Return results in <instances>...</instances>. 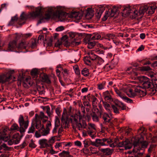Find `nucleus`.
Instances as JSON below:
<instances>
[{
    "mask_svg": "<svg viewBox=\"0 0 157 157\" xmlns=\"http://www.w3.org/2000/svg\"><path fill=\"white\" fill-rule=\"evenodd\" d=\"M61 110H60V108L57 107L56 109V113L57 114V115L59 116H60L61 115Z\"/></svg>",
    "mask_w": 157,
    "mask_h": 157,
    "instance_id": "0e129e2a",
    "label": "nucleus"
},
{
    "mask_svg": "<svg viewBox=\"0 0 157 157\" xmlns=\"http://www.w3.org/2000/svg\"><path fill=\"white\" fill-rule=\"evenodd\" d=\"M41 78L42 81L45 82L48 84L51 83L50 81L48 76L46 75H43L41 76Z\"/></svg>",
    "mask_w": 157,
    "mask_h": 157,
    "instance_id": "473e14b6",
    "label": "nucleus"
},
{
    "mask_svg": "<svg viewBox=\"0 0 157 157\" xmlns=\"http://www.w3.org/2000/svg\"><path fill=\"white\" fill-rule=\"evenodd\" d=\"M11 75H4L0 76V82L4 83L10 80Z\"/></svg>",
    "mask_w": 157,
    "mask_h": 157,
    "instance_id": "6ab92c4d",
    "label": "nucleus"
},
{
    "mask_svg": "<svg viewBox=\"0 0 157 157\" xmlns=\"http://www.w3.org/2000/svg\"><path fill=\"white\" fill-rule=\"evenodd\" d=\"M114 89L115 91L118 95L125 101L129 103H132V99L128 98L125 96L117 88H114Z\"/></svg>",
    "mask_w": 157,
    "mask_h": 157,
    "instance_id": "4468645a",
    "label": "nucleus"
},
{
    "mask_svg": "<svg viewBox=\"0 0 157 157\" xmlns=\"http://www.w3.org/2000/svg\"><path fill=\"white\" fill-rule=\"evenodd\" d=\"M115 104L117 107H119L122 110L125 109H126V106L122 102H119L117 103H116Z\"/></svg>",
    "mask_w": 157,
    "mask_h": 157,
    "instance_id": "ea45409f",
    "label": "nucleus"
},
{
    "mask_svg": "<svg viewBox=\"0 0 157 157\" xmlns=\"http://www.w3.org/2000/svg\"><path fill=\"white\" fill-rule=\"evenodd\" d=\"M116 146L119 147H124L125 150L130 149L132 147V144L128 139L120 142H119L118 140H116L113 143L110 144V146L112 147Z\"/></svg>",
    "mask_w": 157,
    "mask_h": 157,
    "instance_id": "20e7f679",
    "label": "nucleus"
},
{
    "mask_svg": "<svg viewBox=\"0 0 157 157\" xmlns=\"http://www.w3.org/2000/svg\"><path fill=\"white\" fill-rule=\"evenodd\" d=\"M85 63L87 65H90L92 64V61L88 56L85 57L84 58Z\"/></svg>",
    "mask_w": 157,
    "mask_h": 157,
    "instance_id": "4c0bfd02",
    "label": "nucleus"
},
{
    "mask_svg": "<svg viewBox=\"0 0 157 157\" xmlns=\"http://www.w3.org/2000/svg\"><path fill=\"white\" fill-rule=\"evenodd\" d=\"M17 48L16 41V40H13L10 42L6 51H14Z\"/></svg>",
    "mask_w": 157,
    "mask_h": 157,
    "instance_id": "f3484780",
    "label": "nucleus"
},
{
    "mask_svg": "<svg viewBox=\"0 0 157 157\" xmlns=\"http://www.w3.org/2000/svg\"><path fill=\"white\" fill-rule=\"evenodd\" d=\"M142 87L137 85L135 87L134 91L129 87H124L121 90L129 97L133 98L137 96L140 97L145 96L146 94V90L145 89L142 90Z\"/></svg>",
    "mask_w": 157,
    "mask_h": 157,
    "instance_id": "f257e3e1",
    "label": "nucleus"
},
{
    "mask_svg": "<svg viewBox=\"0 0 157 157\" xmlns=\"http://www.w3.org/2000/svg\"><path fill=\"white\" fill-rule=\"evenodd\" d=\"M156 8V6H151L149 7L147 6V13L149 14H153Z\"/></svg>",
    "mask_w": 157,
    "mask_h": 157,
    "instance_id": "bb28decb",
    "label": "nucleus"
},
{
    "mask_svg": "<svg viewBox=\"0 0 157 157\" xmlns=\"http://www.w3.org/2000/svg\"><path fill=\"white\" fill-rule=\"evenodd\" d=\"M52 15L54 17L58 18L61 21H64L66 20V17L67 16V13L65 12L60 10L54 12L52 9H49L45 13L44 17L42 19H41L38 23H40L42 21V20L44 19H49Z\"/></svg>",
    "mask_w": 157,
    "mask_h": 157,
    "instance_id": "f03ea898",
    "label": "nucleus"
},
{
    "mask_svg": "<svg viewBox=\"0 0 157 157\" xmlns=\"http://www.w3.org/2000/svg\"><path fill=\"white\" fill-rule=\"evenodd\" d=\"M143 87L145 89H149V90L151 92V91H153V88L154 85L153 83H152L150 82V79L149 81H147L146 82L143 83Z\"/></svg>",
    "mask_w": 157,
    "mask_h": 157,
    "instance_id": "a211bd4d",
    "label": "nucleus"
},
{
    "mask_svg": "<svg viewBox=\"0 0 157 157\" xmlns=\"http://www.w3.org/2000/svg\"><path fill=\"white\" fill-rule=\"evenodd\" d=\"M50 108L49 106H48L46 108V113L49 116H50L52 114V113L50 112Z\"/></svg>",
    "mask_w": 157,
    "mask_h": 157,
    "instance_id": "338daca9",
    "label": "nucleus"
},
{
    "mask_svg": "<svg viewBox=\"0 0 157 157\" xmlns=\"http://www.w3.org/2000/svg\"><path fill=\"white\" fill-rule=\"evenodd\" d=\"M93 120L95 122H98L99 121L98 116L95 113L93 114L92 116Z\"/></svg>",
    "mask_w": 157,
    "mask_h": 157,
    "instance_id": "09e8293b",
    "label": "nucleus"
},
{
    "mask_svg": "<svg viewBox=\"0 0 157 157\" xmlns=\"http://www.w3.org/2000/svg\"><path fill=\"white\" fill-rule=\"evenodd\" d=\"M98 47H99L100 48H101L104 49V50H106L107 49H110L112 48V46L111 45H110L109 47H104L103 46V45H102V44H98Z\"/></svg>",
    "mask_w": 157,
    "mask_h": 157,
    "instance_id": "13d9d810",
    "label": "nucleus"
},
{
    "mask_svg": "<svg viewBox=\"0 0 157 157\" xmlns=\"http://www.w3.org/2000/svg\"><path fill=\"white\" fill-rule=\"evenodd\" d=\"M86 16H89V18H91L94 16V11L90 8H88L87 10Z\"/></svg>",
    "mask_w": 157,
    "mask_h": 157,
    "instance_id": "c9c22d12",
    "label": "nucleus"
},
{
    "mask_svg": "<svg viewBox=\"0 0 157 157\" xmlns=\"http://www.w3.org/2000/svg\"><path fill=\"white\" fill-rule=\"evenodd\" d=\"M115 36L113 34H108L106 35L105 39L108 40H110L111 39L114 38Z\"/></svg>",
    "mask_w": 157,
    "mask_h": 157,
    "instance_id": "37998d69",
    "label": "nucleus"
},
{
    "mask_svg": "<svg viewBox=\"0 0 157 157\" xmlns=\"http://www.w3.org/2000/svg\"><path fill=\"white\" fill-rule=\"evenodd\" d=\"M35 131V126L32 123L31 126L29 128L28 131V133L29 134L33 133Z\"/></svg>",
    "mask_w": 157,
    "mask_h": 157,
    "instance_id": "79ce46f5",
    "label": "nucleus"
},
{
    "mask_svg": "<svg viewBox=\"0 0 157 157\" xmlns=\"http://www.w3.org/2000/svg\"><path fill=\"white\" fill-rule=\"evenodd\" d=\"M69 121L74 129L77 128L79 130H81L82 128H86L87 126L85 121L82 119L80 120L77 114L71 115L69 118Z\"/></svg>",
    "mask_w": 157,
    "mask_h": 157,
    "instance_id": "7ed1b4c3",
    "label": "nucleus"
},
{
    "mask_svg": "<svg viewBox=\"0 0 157 157\" xmlns=\"http://www.w3.org/2000/svg\"><path fill=\"white\" fill-rule=\"evenodd\" d=\"M38 119L40 120L43 118H46L47 119L48 117L47 116H45L44 113L42 112H41L40 113L39 116L38 115Z\"/></svg>",
    "mask_w": 157,
    "mask_h": 157,
    "instance_id": "864d4df0",
    "label": "nucleus"
},
{
    "mask_svg": "<svg viewBox=\"0 0 157 157\" xmlns=\"http://www.w3.org/2000/svg\"><path fill=\"white\" fill-rule=\"evenodd\" d=\"M147 11V6H142L140 7L139 9V13L142 15Z\"/></svg>",
    "mask_w": 157,
    "mask_h": 157,
    "instance_id": "c85d7f7f",
    "label": "nucleus"
},
{
    "mask_svg": "<svg viewBox=\"0 0 157 157\" xmlns=\"http://www.w3.org/2000/svg\"><path fill=\"white\" fill-rule=\"evenodd\" d=\"M29 147L33 148L35 147L36 146L33 141H31V142L29 144Z\"/></svg>",
    "mask_w": 157,
    "mask_h": 157,
    "instance_id": "774afa93",
    "label": "nucleus"
},
{
    "mask_svg": "<svg viewBox=\"0 0 157 157\" xmlns=\"http://www.w3.org/2000/svg\"><path fill=\"white\" fill-rule=\"evenodd\" d=\"M21 138L18 133L14 135L11 140H9L8 142V144L11 145L13 144H16L20 142Z\"/></svg>",
    "mask_w": 157,
    "mask_h": 157,
    "instance_id": "9b49d317",
    "label": "nucleus"
},
{
    "mask_svg": "<svg viewBox=\"0 0 157 157\" xmlns=\"http://www.w3.org/2000/svg\"><path fill=\"white\" fill-rule=\"evenodd\" d=\"M118 8L116 6H113V9L111 11V13L109 15V12L108 11H106L105 12V15L102 18V20L103 21H106L108 17L110 15L111 17H113L114 16L115 14L117 12Z\"/></svg>",
    "mask_w": 157,
    "mask_h": 157,
    "instance_id": "f8f14e48",
    "label": "nucleus"
},
{
    "mask_svg": "<svg viewBox=\"0 0 157 157\" xmlns=\"http://www.w3.org/2000/svg\"><path fill=\"white\" fill-rule=\"evenodd\" d=\"M39 132L40 133L42 136H46L48 135L49 133L48 130H46L44 128H44H42L39 130Z\"/></svg>",
    "mask_w": 157,
    "mask_h": 157,
    "instance_id": "a878e982",
    "label": "nucleus"
},
{
    "mask_svg": "<svg viewBox=\"0 0 157 157\" xmlns=\"http://www.w3.org/2000/svg\"><path fill=\"white\" fill-rule=\"evenodd\" d=\"M55 118V126L58 127L60 124V121L58 117L56 116Z\"/></svg>",
    "mask_w": 157,
    "mask_h": 157,
    "instance_id": "49530a36",
    "label": "nucleus"
},
{
    "mask_svg": "<svg viewBox=\"0 0 157 157\" xmlns=\"http://www.w3.org/2000/svg\"><path fill=\"white\" fill-rule=\"evenodd\" d=\"M105 82L104 81L98 84V88L100 90L104 89L105 88Z\"/></svg>",
    "mask_w": 157,
    "mask_h": 157,
    "instance_id": "e433bc0d",
    "label": "nucleus"
},
{
    "mask_svg": "<svg viewBox=\"0 0 157 157\" xmlns=\"http://www.w3.org/2000/svg\"><path fill=\"white\" fill-rule=\"evenodd\" d=\"M103 102L104 107L105 109L109 113H110L111 112L112 107H111L110 105L107 102L103 101Z\"/></svg>",
    "mask_w": 157,
    "mask_h": 157,
    "instance_id": "c756f323",
    "label": "nucleus"
},
{
    "mask_svg": "<svg viewBox=\"0 0 157 157\" xmlns=\"http://www.w3.org/2000/svg\"><path fill=\"white\" fill-rule=\"evenodd\" d=\"M75 144L76 146L80 147H81L82 146V143L81 142L78 140L75 142Z\"/></svg>",
    "mask_w": 157,
    "mask_h": 157,
    "instance_id": "69168bd1",
    "label": "nucleus"
},
{
    "mask_svg": "<svg viewBox=\"0 0 157 157\" xmlns=\"http://www.w3.org/2000/svg\"><path fill=\"white\" fill-rule=\"evenodd\" d=\"M59 155L61 157H70L68 151H63L61 153L59 154Z\"/></svg>",
    "mask_w": 157,
    "mask_h": 157,
    "instance_id": "72a5a7b5",
    "label": "nucleus"
},
{
    "mask_svg": "<svg viewBox=\"0 0 157 157\" xmlns=\"http://www.w3.org/2000/svg\"><path fill=\"white\" fill-rule=\"evenodd\" d=\"M88 129L90 130L92 129L94 130L95 129V126L94 124L92 123H89L88 124Z\"/></svg>",
    "mask_w": 157,
    "mask_h": 157,
    "instance_id": "4d7b16f0",
    "label": "nucleus"
},
{
    "mask_svg": "<svg viewBox=\"0 0 157 157\" xmlns=\"http://www.w3.org/2000/svg\"><path fill=\"white\" fill-rule=\"evenodd\" d=\"M100 115L103 119V123L101 124L102 128H108L107 127L104 126V125H108L110 128L113 127V123L111 121V118L108 113L103 112H100Z\"/></svg>",
    "mask_w": 157,
    "mask_h": 157,
    "instance_id": "39448f33",
    "label": "nucleus"
},
{
    "mask_svg": "<svg viewBox=\"0 0 157 157\" xmlns=\"http://www.w3.org/2000/svg\"><path fill=\"white\" fill-rule=\"evenodd\" d=\"M91 37V35H88L86 37V40L87 41V47L89 49L92 48L96 44V42L95 41H91V40L90 39Z\"/></svg>",
    "mask_w": 157,
    "mask_h": 157,
    "instance_id": "aec40b11",
    "label": "nucleus"
},
{
    "mask_svg": "<svg viewBox=\"0 0 157 157\" xmlns=\"http://www.w3.org/2000/svg\"><path fill=\"white\" fill-rule=\"evenodd\" d=\"M43 123L46 122V129L48 130L50 132V130L52 127L51 122L49 121H47V119L43 121Z\"/></svg>",
    "mask_w": 157,
    "mask_h": 157,
    "instance_id": "f704fd0d",
    "label": "nucleus"
},
{
    "mask_svg": "<svg viewBox=\"0 0 157 157\" xmlns=\"http://www.w3.org/2000/svg\"><path fill=\"white\" fill-rule=\"evenodd\" d=\"M87 56L91 61L96 60L98 57L96 55L94 54L92 52H89L88 53Z\"/></svg>",
    "mask_w": 157,
    "mask_h": 157,
    "instance_id": "cd10ccee",
    "label": "nucleus"
},
{
    "mask_svg": "<svg viewBox=\"0 0 157 157\" xmlns=\"http://www.w3.org/2000/svg\"><path fill=\"white\" fill-rule=\"evenodd\" d=\"M80 43V41L79 40H77L75 39H74L73 40H72L71 42V44L73 45H78Z\"/></svg>",
    "mask_w": 157,
    "mask_h": 157,
    "instance_id": "de8ad7c7",
    "label": "nucleus"
},
{
    "mask_svg": "<svg viewBox=\"0 0 157 157\" xmlns=\"http://www.w3.org/2000/svg\"><path fill=\"white\" fill-rule=\"evenodd\" d=\"M41 13V9L37 8L35 11H33L29 14H27L24 12H22L20 15V19L21 20H25L28 18L34 19L40 15Z\"/></svg>",
    "mask_w": 157,
    "mask_h": 157,
    "instance_id": "423d86ee",
    "label": "nucleus"
},
{
    "mask_svg": "<svg viewBox=\"0 0 157 157\" xmlns=\"http://www.w3.org/2000/svg\"><path fill=\"white\" fill-rule=\"evenodd\" d=\"M37 41L36 40L33 39L32 40L31 43V47L33 48L35 47L36 45Z\"/></svg>",
    "mask_w": 157,
    "mask_h": 157,
    "instance_id": "680f3d73",
    "label": "nucleus"
},
{
    "mask_svg": "<svg viewBox=\"0 0 157 157\" xmlns=\"http://www.w3.org/2000/svg\"><path fill=\"white\" fill-rule=\"evenodd\" d=\"M26 44L24 42H21L18 46L17 48L18 49H25L26 48Z\"/></svg>",
    "mask_w": 157,
    "mask_h": 157,
    "instance_id": "a18cd8bd",
    "label": "nucleus"
},
{
    "mask_svg": "<svg viewBox=\"0 0 157 157\" xmlns=\"http://www.w3.org/2000/svg\"><path fill=\"white\" fill-rule=\"evenodd\" d=\"M100 151L106 155H108L111 154L113 151L112 150L109 148H101L100 149Z\"/></svg>",
    "mask_w": 157,
    "mask_h": 157,
    "instance_id": "393cba45",
    "label": "nucleus"
},
{
    "mask_svg": "<svg viewBox=\"0 0 157 157\" xmlns=\"http://www.w3.org/2000/svg\"><path fill=\"white\" fill-rule=\"evenodd\" d=\"M105 10V7L101 5L100 6V7L98 8L97 10L96 13V17L98 19L100 18L102 13Z\"/></svg>",
    "mask_w": 157,
    "mask_h": 157,
    "instance_id": "412c9836",
    "label": "nucleus"
},
{
    "mask_svg": "<svg viewBox=\"0 0 157 157\" xmlns=\"http://www.w3.org/2000/svg\"><path fill=\"white\" fill-rule=\"evenodd\" d=\"M6 131L5 130H4L2 131H0V137L4 138H8V137L7 136H6Z\"/></svg>",
    "mask_w": 157,
    "mask_h": 157,
    "instance_id": "603ef678",
    "label": "nucleus"
},
{
    "mask_svg": "<svg viewBox=\"0 0 157 157\" xmlns=\"http://www.w3.org/2000/svg\"><path fill=\"white\" fill-rule=\"evenodd\" d=\"M112 108L113 109L114 113H119V110L118 109L117 107L115 105H112Z\"/></svg>",
    "mask_w": 157,
    "mask_h": 157,
    "instance_id": "bf43d9fd",
    "label": "nucleus"
},
{
    "mask_svg": "<svg viewBox=\"0 0 157 157\" xmlns=\"http://www.w3.org/2000/svg\"><path fill=\"white\" fill-rule=\"evenodd\" d=\"M147 145L148 143L146 141L140 142L139 140H138L137 141L133 143L134 149H136L137 150H140L141 149L140 146H141L142 148H146Z\"/></svg>",
    "mask_w": 157,
    "mask_h": 157,
    "instance_id": "ddd939ff",
    "label": "nucleus"
},
{
    "mask_svg": "<svg viewBox=\"0 0 157 157\" xmlns=\"http://www.w3.org/2000/svg\"><path fill=\"white\" fill-rule=\"evenodd\" d=\"M97 147L99 146H103L110 144L112 143L113 141L108 138H104L102 139H96Z\"/></svg>",
    "mask_w": 157,
    "mask_h": 157,
    "instance_id": "6e6552de",
    "label": "nucleus"
},
{
    "mask_svg": "<svg viewBox=\"0 0 157 157\" xmlns=\"http://www.w3.org/2000/svg\"><path fill=\"white\" fill-rule=\"evenodd\" d=\"M152 78V82L153 83L154 87L153 88V91H151V93L154 94L155 91H157V78L155 77H151Z\"/></svg>",
    "mask_w": 157,
    "mask_h": 157,
    "instance_id": "4be33fe9",
    "label": "nucleus"
},
{
    "mask_svg": "<svg viewBox=\"0 0 157 157\" xmlns=\"http://www.w3.org/2000/svg\"><path fill=\"white\" fill-rule=\"evenodd\" d=\"M19 127L17 124L16 123H14L10 127L11 131H14L17 130L19 129Z\"/></svg>",
    "mask_w": 157,
    "mask_h": 157,
    "instance_id": "c03bdc74",
    "label": "nucleus"
},
{
    "mask_svg": "<svg viewBox=\"0 0 157 157\" xmlns=\"http://www.w3.org/2000/svg\"><path fill=\"white\" fill-rule=\"evenodd\" d=\"M38 70L37 69L35 68L33 69L31 71V74L34 76H36L38 73Z\"/></svg>",
    "mask_w": 157,
    "mask_h": 157,
    "instance_id": "8fccbe9b",
    "label": "nucleus"
},
{
    "mask_svg": "<svg viewBox=\"0 0 157 157\" xmlns=\"http://www.w3.org/2000/svg\"><path fill=\"white\" fill-rule=\"evenodd\" d=\"M96 62L97 65H100L104 63V61L101 57L98 56L96 60Z\"/></svg>",
    "mask_w": 157,
    "mask_h": 157,
    "instance_id": "58836bf2",
    "label": "nucleus"
},
{
    "mask_svg": "<svg viewBox=\"0 0 157 157\" xmlns=\"http://www.w3.org/2000/svg\"><path fill=\"white\" fill-rule=\"evenodd\" d=\"M133 70V69L132 68V67H129L127 69L126 71L127 72V73L129 74H136L134 72Z\"/></svg>",
    "mask_w": 157,
    "mask_h": 157,
    "instance_id": "3c124183",
    "label": "nucleus"
},
{
    "mask_svg": "<svg viewBox=\"0 0 157 157\" xmlns=\"http://www.w3.org/2000/svg\"><path fill=\"white\" fill-rule=\"evenodd\" d=\"M151 68L149 66H144L141 67V70L142 71H149L151 70Z\"/></svg>",
    "mask_w": 157,
    "mask_h": 157,
    "instance_id": "052dcab7",
    "label": "nucleus"
},
{
    "mask_svg": "<svg viewBox=\"0 0 157 157\" xmlns=\"http://www.w3.org/2000/svg\"><path fill=\"white\" fill-rule=\"evenodd\" d=\"M71 17L79 20L81 18L82 16L79 12H76L72 13L71 14Z\"/></svg>",
    "mask_w": 157,
    "mask_h": 157,
    "instance_id": "5701e85b",
    "label": "nucleus"
},
{
    "mask_svg": "<svg viewBox=\"0 0 157 157\" xmlns=\"http://www.w3.org/2000/svg\"><path fill=\"white\" fill-rule=\"evenodd\" d=\"M61 70L62 71V73L63 74L64 77H66L68 73V71L67 69H63V70Z\"/></svg>",
    "mask_w": 157,
    "mask_h": 157,
    "instance_id": "e2e57ef3",
    "label": "nucleus"
},
{
    "mask_svg": "<svg viewBox=\"0 0 157 157\" xmlns=\"http://www.w3.org/2000/svg\"><path fill=\"white\" fill-rule=\"evenodd\" d=\"M126 11V15H132L134 17H136L138 14V12L136 9L132 7H127L123 10L124 13Z\"/></svg>",
    "mask_w": 157,
    "mask_h": 157,
    "instance_id": "9d476101",
    "label": "nucleus"
},
{
    "mask_svg": "<svg viewBox=\"0 0 157 157\" xmlns=\"http://www.w3.org/2000/svg\"><path fill=\"white\" fill-rule=\"evenodd\" d=\"M18 122L20 126L19 129L20 132L21 133L25 132L29 125L28 120L25 121L23 116L21 115L19 118Z\"/></svg>",
    "mask_w": 157,
    "mask_h": 157,
    "instance_id": "0eeeda50",
    "label": "nucleus"
},
{
    "mask_svg": "<svg viewBox=\"0 0 157 157\" xmlns=\"http://www.w3.org/2000/svg\"><path fill=\"white\" fill-rule=\"evenodd\" d=\"M17 20V17L16 16L13 17L11 19V21L9 23V25H12L14 22L16 21Z\"/></svg>",
    "mask_w": 157,
    "mask_h": 157,
    "instance_id": "6e6d98bb",
    "label": "nucleus"
},
{
    "mask_svg": "<svg viewBox=\"0 0 157 157\" xmlns=\"http://www.w3.org/2000/svg\"><path fill=\"white\" fill-rule=\"evenodd\" d=\"M81 73L84 76H88L89 75L88 69L86 68H84L82 70Z\"/></svg>",
    "mask_w": 157,
    "mask_h": 157,
    "instance_id": "a19ab883",
    "label": "nucleus"
},
{
    "mask_svg": "<svg viewBox=\"0 0 157 157\" xmlns=\"http://www.w3.org/2000/svg\"><path fill=\"white\" fill-rule=\"evenodd\" d=\"M83 142L84 144V147L85 148L88 147L90 145V140H85L83 141Z\"/></svg>",
    "mask_w": 157,
    "mask_h": 157,
    "instance_id": "5fc2aeb1",
    "label": "nucleus"
},
{
    "mask_svg": "<svg viewBox=\"0 0 157 157\" xmlns=\"http://www.w3.org/2000/svg\"><path fill=\"white\" fill-rule=\"evenodd\" d=\"M149 78L146 76H142L139 78V80L140 82L142 84V85L143 83L146 82L147 81H149Z\"/></svg>",
    "mask_w": 157,
    "mask_h": 157,
    "instance_id": "7c9ffc66",
    "label": "nucleus"
},
{
    "mask_svg": "<svg viewBox=\"0 0 157 157\" xmlns=\"http://www.w3.org/2000/svg\"><path fill=\"white\" fill-rule=\"evenodd\" d=\"M61 41L62 44L66 47L69 46L71 44L68 41L67 36L66 35L63 36L62 38Z\"/></svg>",
    "mask_w": 157,
    "mask_h": 157,
    "instance_id": "b1692460",
    "label": "nucleus"
},
{
    "mask_svg": "<svg viewBox=\"0 0 157 157\" xmlns=\"http://www.w3.org/2000/svg\"><path fill=\"white\" fill-rule=\"evenodd\" d=\"M88 35H91L90 39L92 40H98L100 39L101 38V36L97 33H95L92 35L91 34H89Z\"/></svg>",
    "mask_w": 157,
    "mask_h": 157,
    "instance_id": "2f4dec72",
    "label": "nucleus"
},
{
    "mask_svg": "<svg viewBox=\"0 0 157 157\" xmlns=\"http://www.w3.org/2000/svg\"><path fill=\"white\" fill-rule=\"evenodd\" d=\"M87 99L88 100L90 101L91 100L92 101V105L94 107V108L96 109H95V110L97 112H98V111L99 110L97 108H96V104H97V98L95 97L94 95H90L89 94H88L87 96Z\"/></svg>",
    "mask_w": 157,
    "mask_h": 157,
    "instance_id": "2eb2a0df",
    "label": "nucleus"
},
{
    "mask_svg": "<svg viewBox=\"0 0 157 157\" xmlns=\"http://www.w3.org/2000/svg\"><path fill=\"white\" fill-rule=\"evenodd\" d=\"M38 143L40 145L41 148H44L46 147H50L51 145L48 144L47 140L45 139H42L39 140Z\"/></svg>",
    "mask_w": 157,
    "mask_h": 157,
    "instance_id": "dca6fc26",
    "label": "nucleus"
},
{
    "mask_svg": "<svg viewBox=\"0 0 157 157\" xmlns=\"http://www.w3.org/2000/svg\"><path fill=\"white\" fill-rule=\"evenodd\" d=\"M38 115L36 114L35 118L33 119L32 123L36 129L39 130L44 128V125L41 123L40 120L38 119Z\"/></svg>",
    "mask_w": 157,
    "mask_h": 157,
    "instance_id": "1a4fd4ad",
    "label": "nucleus"
}]
</instances>
